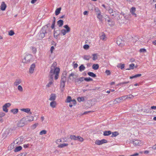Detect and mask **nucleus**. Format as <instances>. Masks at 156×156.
I'll return each instance as SVG.
<instances>
[{
  "instance_id": "f257e3e1",
  "label": "nucleus",
  "mask_w": 156,
  "mask_h": 156,
  "mask_svg": "<svg viewBox=\"0 0 156 156\" xmlns=\"http://www.w3.org/2000/svg\"><path fill=\"white\" fill-rule=\"evenodd\" d=\"M57 63L54 62L51 67V70L49 74L55 75V79L57 80L58 78L59 73L60 69L59 68L56 67Z\"/></svg>"
},
{
  "instance_id": "f03ea898",
  "label": "nucleus",
  "mask_w": 156,
  "mask_h": 156,
  "mask_svg": "<svg viewBox=\"0 0 156 156\" xmlns=\"http://www.w3.org/2000/svg\"><path fill=\"white\" fill-rule=\"evenodd\" d=\"M47 33L45 27H44L37 35V37L39 39H42L44 37L45 34H47Z\"/></svg>"
},
{
  "instance_id": "7ed1b4c3",
  "label": "nucleus",
  "mask_w": 156,
  "mask_h": 156,
  "mask_svg": "<svg viewBox=\"0 0 156 156\" xmlns=\"http://www.w3.org/2000/svg\"><path fill=\"white\" fill-rule=\"evenodd\" d=\"M64 27L65 28L66 30L64 29H62L61 31V33L63 35H65L67 33H68L70 31V28L67 25H64Z\"/></svg>"
},
{
  "instance_id": "20e7f679",
  "label": "nucleus",
  "mask_w": 156,
  "mask_h": 156,
  "mask_svg": "<svg viewBox=\"0 0 156 156\" xmlns=\"http://www.w3.org/2000/svg\"><path fill=\"white\" fill-rule=\"evenodd\" d=\"M127 98H128V96H124L119 98H116L115 99V101L116 102V103H119L125 100Z\"/></svg>"
},
{
  "instance_id": "39448f33",
  "label": "nucleus",
  "mask_w": 156,
  "mask_h": 156,
  "mask_svg": "<svg viewBox=\"0 0 156 156\" xmlns=\"http://www.w3.org/2000/svg\"><path fill=\"white\" fill-rule=\"evenodd\" d=\"M54 75L49 74V82L47 85V86L48 87H49L53 83V81Z\"/></svg>"
},
{
  "instance_id": "423d86ee",
  "label": "nucleus",
  "mask_w": 156,
  "mask_h": 156,
  "mask_svg": "<svg viewBox=\"0 0 156 156\" xmlns=\"http://www.w3.org/2000/svg\"><path fill=\"white\" fill-rule=\"evenodd\" d=\"M31 58V55H26L25 56L24 60L25 61H23V62L28 63L30 61V59Z\"/></svg>"
},
{
  "instance_id": "0eeeda50",
  "label": "nucleus",
  "mask_w": 156,
  "mask_h": 156,
  "mask_svg": "<svg viewBox=\"0 0 156 156\" xmlns=\"http://www.w3.org/2000/svg\"><path fill=\"white\" fill-rule=\"evenodd\" d=\"M132 143L137 146H140L142 144V143L139 140H133L132 141Z\"/></svg>"
},
{
  "instance_id": "6e6552de",
  "label": "nucleus",
  "mask_w": 156,
  "mask_h": 156,
  "mask_svg": "<svg viewBox=\"0 0 156 156\" xmlns=\"http://www.w3.org/2000/svg\"><path fill=\"white\" fill-rule=\"evenodd\" d=\"M117 44L118 45L122 46L123 41H122V39L120 38H118L116 41Z\"/></svg>"
},
{
  "instance_id": "1a4fd4ad",
  "label": "nucleus",
  "mask_w": 156,
  "mask_h": 156,
  "mask_svg": "<svg viewBox=\"0 0 156 156\" xmlns=\"http://www.w3.org/2000/svg\"><path fill=\"white\" fill-rule=\"evenodd\" d=\"M6 7V5L5 4V2H2L1 5V9L2 11L5 10Z\"/></svg>"
},
{
  "instance_id": "9d476101",
  "label": "nucleus",
  "mask_w": 156,
  "mask_h": 156,
  "mask_svg": "<svg viewBox=\"0 0 156 156\" xmlns=\"http://www.w3.org/2000/svg\"><path fill=\"white\" fill-rule=\"evenodd\" d=\"M56 97V95L54 94H52L50 96L49 100L50 101H54Z\"/></svg>"
},
{
  "instance_id": "9b49d317",
  "label": "nucleus",
  "mask_w": 156,
  "mask_h": 156,
  "mask_svg": "<svg viewBox=\"0 0 156 156\" xmlns=\"http://www.w3.org/2000/svg\"><path fill=\"white\" fill-rule=\"evenodd\" d=\"M25 125V123L23 120H21L18 122L17 126L19 127H22Z\"/></svg>"
},
{
  "instance_id": "f8f14e48",
  "label": "nucleus",
  "mask_w": 156,
  "mask_h": 156,
  "mask_svg": "<svg viewBox=\"0 0 156 156\" xmlns=\"http://www.w3.org/2000/svg\"><path fill=\"white\" fill-rule=\"evenodd\" d=\"M35 67V65L34 64H32L30 66V68L29 69L30 73H33L34 69Z\"/></svg>"
},
{
  "instance_id": "ddd939ff",
  "label": "nucleus",
  "mask_w": 156,
  "mask_h": 156,
  "mask_svg": "<svg viewBox=\"0 0 156 156\" xmlns=\"http://www.w3.org/2000/svg\"><path fill=\"white\" fill-rule=\"evenodd\" d=\"M112 132L111 131H105L104 132L103 135L105 136H107L111 134Z\"/></svg>"
},
{
  "instance_id": "4468645a",
  "label": "nucleus",
  "mask_w": 156,
  "mask_h": 156,
  "mask_svg": "<svg viewBox=\"0 0 156 156\" xmlns=\"http://www.w3.org/2000/svg\"><path fill=\"white\" fill-rule=\"evenodd\" d=\"M21 82L20 79H16L14 83V85L16 86L18 85Z\"/></svg>"
},
{
  "instance_id": "2eb2a0df",
  "label": "nucleus",
  "mask_w": 156,
  "mask_h": 156,
  "mask_svg": "<svg viewBox=\"0 0 156 156\" xmlns=\"http://www.w3.org/2000/svg\"><path fill=\"white\" fill-rule=\"evenodd\" d=\"M84 78L83 77H81L78 79H77L75 80V82L80 83L84 80Z\"/></svg>"
},
{
  "instance_id": "dca6fc26",
  "label": "nucleus",
  "mask_w": 156,
  "mask_h": 156,
  "mask_svg": "<svg viewBox=\"0 0 156 156\" xmlns=\"http://www.w3.org/2000/svg\"><path fill=\"white\" fill-rule=\"evenodd\" d=\"M56 105V102L55 101H51L50 103V106L52 108L55 107Z\"/></svg>"
},
{
  "instance_id": "f3484780",
  "label": "nucleus",
  "mask_w": 156,
  "mask_h": 156,
  "mask_svg": "<svg viewBox=\"0 0 156 156\" xmlns=\"http://www.w3.org/2000/svg\"><path fill=\"white\" fill-rule=\"evenodd\" d=\"M61 8L59 7L56 9L55 11V14L56 16L58 15L60 12Z\"/></svg>"
},
{
  "instance_id": "a211bd4d",
  "label": "nucleus",
  "mask_w": 156,
  "mask_h": 156,
  "mask_svg": "<svg viewBox=\"0 0 156 156\" xmlns=\"http://www.w3.org/2000/svg\"><path fill=\"white\" fill-rule=\"evenodd\" d=\"M57 24L59 27H62L63 24V21L62 20H60L57 22Z\"/></svg>"
},
{
  "instance_id": "6ab92c4d",
  "label": "nucleus",
  "mask_w": 156,
  "mask_h": 156,
  "mask_svg": "<svg viewBox=\"0 0 156 156\" xmlns=\"http://www.w3.org/2000/svg\"><path fill=\"white\" fill-rule=\"evenodd\" d=\"M22 147L21 146H19L16 147L14 149V151L15 152H17L20 151L22 149Z\"/></svg>"
},
{
  "instance_id": "aec40b11",
  "label": "nucleus",
  "mask_w": 156,
  "mask_h": 156,
  "mask_svg": "<svg viewBox=\"0 0 156 156\" xmlns=\"http://www.w3.org/2000/svg\"><path fill=\"white\" fill-rule=\"evenodd\" d=\"M87 74L89 76L91 77H93L95 78L96 77V75L95 74H94L93 72H88L87 73Z\"/></svg>"
},
{
  "instance_id": "412c9836",
  "label": "nucleus",
  "mask_w": 156,
  "mask_h": 156,
  "mask_svg": "<svg viewBox=\"0 0 156 156\" xmlns=\"http://www.w3.org/2000/svg\"><path fill=\"white\" fill-rule=\"evenodd\" d=\"M63 73L62 74L61 76V82H66V77L65 76H64Z\"/></svg>"
},
{
  "instance_id": "4be33fe9",
  "label": "nucleus",
  "mask_w": 156,
  "mask_h": 156,
  "mask_svg": "<svg viewBox=\"0 0 156 156\" xmlns=\"http://www.w3.org/2000/svg\"><path fill=\"white\" fill-rule=\"evenodd\" d=\"M136 11V9L135 7H132L131 8V10H130V12H131V13L133 14V15H134L135 16H136V14H135V11Z\"/></svg>"
},
{
  "instance_id": "5701e85b",
  "label": "nucleus",
  "mask_w": 156,
  "mask_h": 156,
  "mask_svg": "<svg viewBox=\"0 0 156 156\" xmlns=\"http://www.w3.org/2000/svg\"><path fill=\"white\" fill-rule=\"evenodd\" d=\"M92 67L93 69L97 70L98 69L99 66L98 64H94Z\"/></svg>"
},
{
  "instance_id": "b1692460",
  "label": "nucleus",
  "mask_w": 156,
  "mask_h": 156,
  "mask_svg": "<svg viewBox=\"0 0 156 156\" xmlns=\"http://www.w3.org/2000/svg\"><path fill=\"white\" fill-rule=\"evenodd\" d=\"M83 58L84 60H88L91 58V57L89 55H84L83 56Z\"/></svg>"
},
{
  "instance_id": "393cba45",
  "label": "nucleus",
  "mask_w": 156,
  "mask_h": 156,
  "mask_svg": "<svg viewBox=\"0 0 156 156\" xmlns=\"http://www.w3.org/2000/svg\"><path fill=\"white\" fill-rule=\"evenodd\" d=\"M85 69V67L83 64L81 65L79 67V70L81 72L84 70Z\"/></svg>"
},
{
  "instance_id": "a878e982",
  "label": "nucleus",
  "mask_w": 156,
  "mask_h": 156,
  "mask_svg": "<svg viewBox=\"0 0 156 156\" xmlns=\"http://www.w3.org/2000/svg\"><path fill=\"white\" fill-rule=\"evenodd\" d=\"M21 110L23 112L28 113L30 111V109L29 108H22L21 109Z\"/></svg>"
},
{
  "instance_id": "bb28decb",
  "label": "nucleus",
  "mask_w": 156,
  "mask_h": 156,
  "mask_svg": "<svg viewBox=\"0 0 156 156\" xmlns=\"http://www.w3.org/2000/svg\"><path fill=\"white\" fill-rule=\"evenodd\" d=\"M141 76V74H136L134 76H130V79H132L133 78H137L138 77H140Z\"/></svg>"
},
{
  "instance_id": "cd10ccee",
  "label": "nucleus",
  "mask_w": 156,
  "mask_h": 156,
  "mask_svg": "<svg viewBox=\"0 0 156 156\" xmlns=\"http://www.w3.org/2000/svg\"><path fill=\"white\" fill-rule=\"evenodd\" d=\"M70 138L73 140H77V136L74 135H71L70 136Z\"/></svg>"
},
{
  "instance_id": "c85d7f7f",
  "label": "nucleus",
  "mask_w": 156,
  "mask_h": 156,
  "mask_svg": "<svg viewBox=\"0 0 156 156\" xmlns=\"http://www.w3.org/2000/svg\"><path fill=\"white\" fill-rule=\"evenodd\" d=\"M112 134L111 136V137H116L117 136H118L119 133L117 132H115L112 133Z\"/></svg>"
},
{
  "instance_id": "c756f323",
  "label": "nucleus",
  "mask_w": 156,
  "mask_h": 156,
  "mask_svg": "<svg viewBox=\"0 0 156 156\" xmlns=\"http://www.w3.org/2000/svg\"><path fill=\"white\" fill-rule=\"evenodd\" d=\"M68 145V144H67L64 143L59 145L58 146V147L60 148H62L64 147L67 146Z\"/></svg>"
},
{
  "instance_id": "7c9ffc66",
  "label": "nucleus",
  "mask_w": 156,
  "mask_h": 156,
  "mask_svg": "<svg viewBox=\"0 0 156 156\" xmlns=\"http://www.w3.org/2000/svg\"><path fill=\"white\" fill-rule=\"evenodd\" d=\"M92 55L93 56L92 59L93 60H95L97 59V55L98 54H93Z\"/></svg>"
},
{
  "instance_id": "2f4dec72",
  "label": "nucleus",
  "mask_w": 156,
  "mask_h": 156,
  "mask_svg": "<svg viewBox=\"0 0 156 156\" xmlns=\"http://www.w3.org/2000/svg\"><path fill=\"white\" fill-rule=\"evenodd\" d=\"M97 17L99 20H101L102 18V16L101 14V12H100L97 15Z\"/></svg>"
},
{
  "instance_id": "473e14b6",
  "label": "nucleus",
  "mask_w": 156,
  "mask_h": 156,
  "mask_svg": "<svg viewBox=\"0 0 156 156\" xmlns=\"http://www.w3.org/2000/svg\"><path fill=\"white\" fill-rule=\"evenodd\" d=\"M77 100L79 102H81V101H83L84 100V97H78L77 98Z\"/></svg>"
},
{
  "instance_id": "72a5a7b5",
  "label": "nucleus",
  "mask_w": 156,
  "mask_h": 156,
  "mask_svg": "<svg viewBox=\"0 0 156 156\" xmlns=\"http://www.w3.org/2000/svg\"><path fill=\"white\" fill-rule=\"evenodd\" d=\"M11 112L14 114H16L18 112V109L17 108L12 109L11 110Z\"/></svg>"
},
{
  "instance_id": "f704fd0d",
  "label": "nucleus",
  "mask_w": 156,
  "mask_h": 156,
  "mask_svg": "<svg viewBox=\"0 0 156 156\" xmlns=\"http://www.w3.org/2000/svg\"><path fill=\"white\" fill-rule=\"evenodd\" d=\"M75 74L74 73H72L70 74L69 76V79L70 80H73L74 79L73 76Z\"/></svg>"
},
{
  "instance_id": "c9c22d12",
  "label": "nucleus",
  "mask_w": 156,
  "mask_h": 156,
  "mask_svg": "<svg viewBox=\"0 0 156 156\" xmlns=\"http://www.w3.org/2000/svg\"><path fill=\"white\" fill-rule=\"evenodd\" d=\"M77 140L79 141L82 142L83 141V139L80 136H77Z\"/></svg>"
},
{
  "instance_id": "e433bc0d",
  "label": "nucleus",
  "mask_w": 156,
  "mask_h": 156,
  "mask_svg": "<svg viewBox=\"0 0 156 156\" xmlns=\"http://www.w3.org/2000/svg\"><path fill=\"white\" fill-rule=\"evenodd\" d=\"M84 80L87 82H89L90 81L93 80V79L92 78H90V77L84 78Z\"/></svg>"
},
{
  "instance_id": "4c0bfd02",
  "label": "nucleus",
  "mask_w": 156,
  "mask_h": 156,
  "mask_svg": "<svg viewBox=\"0 0 156 156\" xmlns=\"http://www.w3.org/2000/svg\"><path fill=\"white\" fill-rule=\"evenodd\" d=\"M72 98L70 96H68L67 97L66 101L67 102H70L72 101Z\"/></svg>"
},
{
  "instance_id": "58836bf2",
  "label": "nucleus",
  "mask_w": 156,
  "mask_h": 156,
  "mask_svg": "<svg viewBox=\"0 0 156 156\" xmlns=\"http://www.w3.org/2000/svg\"><path fill=\"white\" fill-rule=\"evenodd\" d=\"M47 133V131L45 130H42L40 132V135H42L43 134H45Z\"/></svg>"
},
{
  "instance_id": "ea45409f",
  "label": "nucleus",
  "mask_w": 156,
  "mask_h": 156,
  "mask_svg": "<svg viewBox=\"0 0 156 156\" xmlns=\"http://www.w3.org/2000/svg\"><path fill=\"white\" fill-rule=\"evenodd\" d=\"M134 64L132 63L129 65V68L128 69V70H130L131 69H133L134 68Z\"/></svg>"
},
{
  "instance_id": "a19ab883",
  "label": "nucleus",
  "mask_w": 156,
  "mask_h": 156,
  "mask_svg": "<svg viewBox=\"0 0 156 156\" xmlns=\"http://www.w3.org/2000/svg\"><path fill=\"white\" fill-rule=\"evenodd\" d=\"M61 33H58L57 32V30L56 31H54V36H56V37H57V36L58 35H59Z\"/></svg>"
},
{
  "instance_id": "79ce46f5",
  "label": "nucleus",
  "mask_w": 156,
  "mask_h": 156,
  "mask_svg": "<svg viewBox=\"0 0 156 156\" xmlns=\"http://www.w3.org/2000/svg\"><path fill=\"white\" fill-rule=\"evenodd\" d=\"M108 11L110 14H111L113 13V12L114 11H113V10L110 7H109L108 8Z\"/></svg>"
},
{
  "instance_id": "37998d69",
  "label": "nucleus",
  "mask_w": 156,
  "mask_h": 156,
  "mask_svg": "<svg viewBox=\"0 0 156 156\" xmlns=\"http://www.w3.org/2000/svg\"><path fill=\"white\" fill-rule=\"evenodd\" d=\"M14 34V32L12 30H10L9 33V34L10 36H12Z\"/></svg>"
},
{
  "instance_id": "c03bdc74",
  "label": "nucleus",
  "mask_w": 156,
  "mask_h": 156,
  "mask_svg": "<svg viewBox=\"0 0 156 156\" xmlns=\"http://www.w3.org/2000/svg\"><path fill=\"white\" fill-rule=\"evenodd\" d=\"M95 144L98 145H100L101 144V142L100 140H97L95 141Z\"/></svg>"
},
{
  "instance_id": "a18cd8bd",
  "label": "nucleus",
  "mask_w": 156,
  "mask_h": 156,
  "mask_svg": "<svg viewBox=\"0 0 156 156\" xmlns=\"http://www.w3.org/2000/svg\"><path fill=\"white\" fill-rule=\"evenodd\" d=\"M31 48H32V52H33V53H36V51H37L36 48L34 47H32Z\"/></svg>"
},
{
  "instance_id": "49530a36",
  "label": "nucleus",
  "mask_w": 156,
  "mask_h": 156,
  "mask_svg": "<svg viewBox=\"0 0 156 156\" xmlns=\"http://www.w3.org/2000/svg\"><path fill=\"white\" fill-rule=\"evenodd\" d=\"M11 105V104L10 103H7L5 104L3 106H4L5 107L7 108L8 107H9Z\"/></svg>"
},
{
  "instance_id": "de8ad7c7",
  "label": "nucleus",
  "mask_w": 156,
  "mask_h": 156,
  "mask_svg": "<svg viewBox=\"0 0 156 156\" xmlns=\"http://www.w3.org/2000/svg\"><path fill=\"white\" fill-rule=\"evenodd\" d=\"M65 82H61L60 86L61 87H62V88H63L65 85Z\"/></svg>"
},
{
  "instance_id": "09e8293b",
  "label": "nucleus",
  "mask_w": 156,
  "mask_h": 156,
  "mask_svg": "<svg viewBox=\"0 0 156 156\" xmlns=\"http://www.w3.org/2000/svg\"><path fill=\"white\" fill-rule=\"evenodd\" d=\"M111 16H113V17H115L116 16L117 13L115 11H114L113 13L111 14Z\"/></svg>"
},
{
  "instance_id": "8fccbe9b",
  "label": "nucleus",
  "mask_w": 156,
  "mask_h": 156,
  "mask_svg": "<svg viewBox=\"0 0 156 156\" xmlns=\"http://www.w3.org/2000/svg\"><path fill=\"white\" fill-rule=\"evenodd\" d=\"M18 89L20 91H22L23 90V88L20 85L18 86Z\"/></svg>"
},
{
  "instance_id": "3c124183",
  "label": "nucleus",
  "mask_w": 156,
  "mask_h": 156,
  "mask_svg": "<svg viewBox=\"0 0 156 156\" xmlns=\"http://www.w3.org/2000/svg\"><path fill=\"white\" fill-rule=\"evenodd\" d=\"M101 144L107 143V141L106 140L102 139L101 140Z\"/></svg>"
},
{
  "instance_id": "603ef678",
  "label": "nucleus",
  "mask_w": 156,
  "mask_h": 156,
  "mask_svg": "<svg viewBox=\"0 0 156 156\" xmlns=\"http://www.w3.org/2000/svg\"><path fill=\"white\" fill-rule=\"evenodd\" d=\"M83 47L84 49L87 50L89 48V46L88 44H85L83 46Z\"/></svg>"
},
{
  "instance_id": "864d4df0",
  "label": "nucleus",
  "mask_w": 156,
  "mask_h": 156,
  "mask_svg": "<svg viewBox=\"0 0 156 156\" xmlns=\"http://www.w3.org/2000/svg\"><path fill=\"white\" fill-rule=\"evenodd\" d=\"M105 34L102 35L100 37V39L103 40L105 39Z\"/></svg>"
},
{
  "instance_id": "5fc2aeb1",
  "label": "nucleus",
  "mask_w": 156,
  "mask_h": 156,
  "mask_svg": "<svg viewBox=\"0 0 156 156\" xmlns=\"http://www.w3.org/2000/svg\"><path fill=\"white\" fill-rule=\"evenodd\" d=\"M29 118L30 119H28V121H33L34 120V118L33 116H29Z\"/></svg>"
},
{
  "instance_id": "6e6d98bb",
  "label": "nucleus",
  "mask_w": 156,
  "mask_h": 156,
  "mask_svg": "<svg viewBox=\"0 0 156 156\" xmlns=\"http://www.w3.org/2000/svg\"><path fill=\"white\" fill-rule=\"evenodd\" d=\"M3 110L6 112H7L8 111V110L7 108L5 107L4 106H3Z\"/></svg>"
},
{
  "instance_id": "4d7b16f0",
  "label": "nucleus",
  "mask_w": 156,
  "mask_h": 156,
  "mask_svg": "<svg viewBox=\"0 0 156 156\" xmlns=\"http://www.w3.org/2000/svg\"><path fill=\"white\" fill-rule=\"evenodd\" d=\"M142 111H143V112H146V113H148L149 112V110L147 109H141Z\"/></svg>"
},
{
  "instance_id": "13d9d810",
  "label": "nucleus",
  "mask_w": 156,
  "mask_h": 156,
  "mask_svg": "<svg viewBox=\"0 0 156 156\" xmlns=\"http://www.w3.org/2000/svg\"><path fill=\"white\" fill-rule=\"evenodd\" d=\"M129 83V81H128L127 82H122L120 83H119V84L120 85H123L124 84H127V83Z\"/></svg>"
},
{
  "instance_id": "bf43d9fd",
  "label": "nucleus",
  "mask_w": 156,
  "mask_h": 156,
  "mask_svg": "<svg viewBox=\"0 0 156 156\" xmlns=\"http://www.w3.org/2000/svg\"><path fill=\"white\" fill-rule=\"evenodd\" d=\"M5 113L3 112H0V117H2L5 115Z\"/></svg>"
},
{
  "instance_id": "052dcab7",
  "label": "nucleus",
  "mask_w": 156,
  "mask_h": 156,
  "mask_svg": "<svg viewBox=\"0 0 156 156\" xmlns=\"http://www.w3.org/2000/svg\"><path fill=\"white\" fill-rule=\"evenodd\" d=\"M140 51L141 52H146V50L144 48L140 49Z\"/></svg>"
},
{
  "instance_id": "680f3d73",
  "label": "nucleus",
  "mask_w": 156,
  "mask_h": 156,
  "mask_svg": "<svg viewBox=\"0 0 156 156\" xmlns=\"http://www.w3.org/2000/svg\"><path fill=\"white\" fill-rule=\"evenodd\" d=\"M125 67V65L124 64H120V66H118V67H120L121 69H122L124 68Z\"/></svg>"
},
{
  "instance_id": "e2e57ef3",
  "label": "nucleus",
  "mask_w": 156,
  "mask_h": 156,
  "mask_svg": "<svg viewBox=\"0 0 156 156\" xmlns=\"http://www.w3.org/2000/svg\"><path fill=\"white\" fill-rule=\"evenodd\" d=\"M70 103H71L72 104L75 105L76 104V101L75 100H72Z\"/></svg>"
},
{
  "instance_id": "0e129e2a",
  "label": "nucleus",
  "mask_w": 156,
  "mask_h": 156,
  "mask_svg": "<svg viewBox=\"0 0 156 156\" xmlns=\"http://www.w3.org/2000/svg\"><path fill=\"white\" fill-rule=\"evenodd\" d=\"M105 73H106L107 75H109L110 74V72L109 70H107L105 72Z\"/></svg>"
},
{
  "instance_id": "69168bd1",
  "label": "nucleus",
  "mask_w": 156,
  "mask_h": 156,
  "mask_svg": "<svg viewBox=\"0 0 156 156\" xmlns=\"http://www.w3.org/2000/svg\"><path fill=\"white\" fill-rule=\"evenodd\" d=\"M54 49V47L52 46L51 47V49H50V51H51V53H52Z\"/></svg>"
},
{
  "instance_id": "338daca9",
  "label": "nucleus",
  "mask_w": 156,
  "mask_h": 156,
  "mask_svg": "<svg viewBox=\"0 0 156 156\" xmlns=\"http://www.w3.org/2000/svg\"><path fill=\"white\" fill-rule=\"evenodd\" d=\"M20 139L21 140V139H19V138H18L17 139H16L14 141V143H16V144H18V142L19 141V140Z\"/></svg>"
},
{
  "instance_id": "774afa93",
  "label": "nucleus",
  "mask_w": 156,
  "mask_h": 156,
  "mask_svg": "<svg viewBox=\"0 0 156 156\" xmlns=\"http://www.w3.org/2000/svg\"><path fill=\"white\" fill-rule=\"evenodd\" d=\"M55 23H52L51 26V27L52 29H54L55 28Z\"/></svg>"
}]
</instances>
